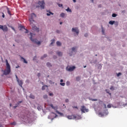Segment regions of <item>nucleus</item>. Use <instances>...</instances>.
Masks as SVG:
<instances>
[{"label":"nucleus","mask_w":127,"mask_h":127,"mask_svg":"<svg viewBox=\"0 0 127 127\" xmlns=\"http://www.w3.org/2000/svg\"><path fill=\"white\" fill-rule=\"evenodd\" d=\"M9 106H10V107H11V106H12L11 103H10V104H9Z\"/></svg>","instance_id":"61"},{"label":"nucleus","mask_w":127,"mask_h":127,"mask_svg":"<svg viewBox=\"0 0 127 127\" xmlns=\"http://www.w3.org/2000/svg\"><path fill=\"white\" fill-rule=\"evenodd\" d=\"M121 75H122V73L119 72V73L117 74V77H120V76H121Z\"/></svg>","instance_id":"37"},{"label":"nucleus","mask_w":127,"mask_h":127,"mask_svg":"<svg viewBox=\"0 0 127 127\" xmlns=\"http://www.w3.org/2000/svg\"><path fill=\"white\" fill-rule=\"evenodd\" d=\"M66 118H67L68 120H75V119H76V116L74 115H72L67 116Z\"/></svg>","instance_id":"7"},{"label":"nucleus","mask_w":127,"mask_h":127,"mask_svg":"<svg viewBox=\"0 0 127 127\" xmlns=\"http://www.w3.org/2000/svg\"><path fill=\"white\" fill-rule=\"evenodd\" d=\"M54 58L55 59L56 58H57V57H54Z\"/></svg>","instance_id":"64"},{"label":"nucleus","mask_w":127,"mask_h":127,"mask_svg":"<svg viewBox=\"0 0 127 127\" xmlns=\"http://www.w3.org/2000/svg\"><path fill=\"white\" fill-rule=\"evenodd\" d=\"M15 76H16V79L17 81H18L19 80V79H18L17 75H16Z\"/></svg>","instance_id":"45"},{"label":"nucleus","mask_w":127,"mask_h":127,"mask_svg":"<svg viewBox=\"0 0 127 127\" xmlns=\"http://www.w3.org/2000/svg\"><path fill=\"white\" fill-rule=\"evenodd\" d=\"M102 28V32H105V29H104V27H103V26H101Z\"/></svg>","instance_id":"33"},{"label":"nucleus","mask_w":127,"mask_h":127,"mask_svg":"<svg viewBox=\"0 0 127 127\" xmlns=\"http://www.w3.org/2000/svg\"><path fill=\"white\" fill-rule=\"evenodd\" d=\"M76 33L77 35H78V34H79V32H76Z\"/></svg>","instance_id":"63"},{"label":"nucleus","mask_w":127,"mask_h":127,"mask_svg":"<svg viewBox=\"0 0 127 127\" xmlns=\"http://www.w3.org/2000/svg\"><path fill=\"white\" fill-rule=\"evenodd\" d=\"M11 125H12V126H15V125H16V123L13 122V123H11Z\"/></svg>","instance_id":"38"},{"label":"nucleus","mask_w":127,"mask_h":127,"mask_svg":"<svg viewBox=\"0 0 127 127\" xmlns=\"http://www.w3.org/2000/svg\"><path fill=\"white\" fill-rule=\"evenodd\" d=\"M7 13L9 14V15H11V13H10V11L9 10V8L7 7Z\"/></svg>","instance_id":"23"},{"label":"nucleus","mask_w":127,"mask_h":127,"mask_svg":"<svg viewBox=\"0 0 127 127\" xmlns=\"http://www.w3.org/2000/svg\"><path fill=\"white\" fill-rule=\"evenodd\" d=\"M107 108H112V105H111V104H108L107 105Z\"/></svg>","instance_id":"39"},{"label":"nucleus","mask_w":127,"mask_h":127,"mask_svg":"<svg viewBox=\"0 0 127 127\" xmlns=\"http://www.w3.org/2000/svg\"><path fill=\"white\" fill-rule=\"evenodd\" d=\"M36 16V14H35V13H32L30 18L29 19L31 25H32V21H34V17H35Z\"/></svg>","instance_id":"5"},{"label":"nucleus","mask_w":127,"mask_h":127,"mask_svg":"<svg viewBox=\"0 0 127 127\" xmlns=\"http://www.w3.org/2000/svg\"><path fill=\"white\" fill-rule=\"evenodd\" d=\"M110 90L114 91V90H115V87L114 86H111V87L110 88Z\"/></svg>","instance_id":"36"},{"label":"nucleus","mask_w":127,"mask_h":127,"mask_svg":"<svg viewBox=\"0 0 127 127\" xmlns=\"http://www.w3.org/2000/svg\"><path fill=\"white\" fill-rule=\"evenodd\" d=\"M99 115L101 116V117H104V114L101 112L99 113Z\"/></svg>","instance_id":"32"},{"label":"nucleus","mask_w":127,"mask_h":127,"mask_svg":"<svg viewBox=\"0 0 127 127\" xmlns=\"http://www.w3.org/2000/svg\"><path fill=\"white\" fill-rule=\"evenodd\" d=\"M40 75H41L40 73H38L37 74L38 77H39Z\"/></svg>","instance_id":"50"},{"label":"nucleus","mask_w":127,"mask_h":127,"mask_svg":"<svg viewBox=\"0 0 127 127\" xmlns=\"http://www.w3.org/2000/svg\"><path fill=\"white\" fill-rule=\"evenodd\" d=\"M47 12H48L47 13V16H50L52 14V15H53L54 14V13L49 11V10H47Z\"/></svg>","instance_id":"11"},{"label":"nucleus","mask_w":127,"mask_h":127,"mask_svg":"<svg viewBox=\"0 0 127 127\" xmlns=\"http://www.w3.org/2000/svg\"><path fill=\"white\" fill-rule=\"evenodd\" d=\"M63 23L62 22H60V24H61V25Z\"/></svg>","instance_id":"59"},{"label":"nucleus","mask_w":127,"mask_h":127,"mask_svg":"<svg viewBox=\"0 0 127 127\" xmlns=\"http://www.w3.org/2000/svg\"><path fill=\"white\" fill-rule=\"evenodd\" d=\"M72 1H73V2H76V0H72Z\"/></svg>","instance_id":"58"},{"label":"nucleus","mask_w":127,"mask_h":127,"mask_svg":"<svg viewBox=\"0 0 127 127\" xmlns=\"http://www.w3.org/2000/svg\"><path fill=\"white\" fill-rule=\"evenodd\" d=\"M51 43L50 44V45H52L54 43H55V39H53L51 40Z\"/></svg>","instance_id":"24"},{"label":"nucleus","mask_w":127,"mask_h":127,"mask_svg":"<svg viewBox=\"0 0 127 127\" xmlns=\"http://www.w3.org/2000/svg\"><path fill=\"white\" fill-rule=\"evenodd\" d=\"M18 28L20 31L24 32H28V30L25 28V27L21 24H18Z\"/></svg>","instance_id":"4"},{"label":"nucleus","mask_w":127,"mask_h":127,"mask_svg":"<svg viewBox=\"0 0 127 127\" xmlns=\"http://www.w3.org/2000/svg\"><path fill=\"white\" fill-rule=\"evenodd\" d=\"M50 107H51V108H52V109H53L54 110H56V109H57V107H54L53 106V104H50Z\"/></svg>","instance_id":"18"},{"label":"nucleus","mask_w":127,"mask_h":127,"mask_svg":"<svg viewBox=\"0 0 127 127\" xmlns=\"http://www.w3.org/2000/svg\"><path fill=\"white\" fill-rule=\"evenodd\" d=\"M5 63H6V68L5 70H4V75H8L9 73H10V65H9V64L8 63V61L7 60H5Z\"/></svg>","instance_id":"1"},{"label":"nucleus","mask_w":127,"mask_h":127,"mask_svg":"<svg viewBox=\"0 0 127 127\" xmlns=\"http://www.w3.org/2000/svg\"><path fill=\"white\" fill-rule=\"evenodd\" d=\"M50 96H53V93H49Z\"/></svg>","instance_id":"55"},{"label":"nucleus","mask_w":127,"mask_h":127,"mask_svg":"<svg viewBox=\"0 0 127 127\" xmlns=\"http://www.w3.org/2000/svg\"><path fill=\"white\" fill-rule=\"evenodd\" d=\"M2 17H3V18H4V17H5L4 13H3V12H2Z\"/></svg>","instance_id":"43"},{"label":"nucleus","mask_w":127,"mask_h":127,"mask_svg":"<svg viewBox=\"0 0 127 127\" xmlns=\"http://www.w3.org/2000/svg\"><path fill=\"white\" fill-rule=\"evenodd\" d=\"M60 82H61V83H62V82H63V79H61Z\"/></svg>","instance_id":"57"},{"label":"nucleus","mask_w":127,"mask_h":127,"mask_svg":"<svg viewBox=\"0 0 127 127\" xmlns=\"http://www.w3.org/2000/svg\"><path fill=\"white\" fill-rule=\"evenodd\" d=\"M60 16H61V17H65V13H62L60 14Z\"/></svg>","instance_id":"28"},{"label":"nucleus","mask_w":127,"mask_h":127,"mask_svg":"<svg viewBox=\"0 0 127 127\" xmlns=\"http://www.w3.org/2000/svg\"><path fill=\"white\" fill-rule=\"evenodd\" d=\"M30 40H31L33 43H35L36 44H37V45H40V44H41V42H40V41L36 40V39H34L33 38H34V36H35V34L33 33H30Z\"/></svg>","instance_id":"2"},{"label":"nucleus","mask_w":127,"mask_h":127,"mask_svg":"<svg viewBox=\"0 0 127 127\" xmlns=\"http://www.w3.org/2000/svg\"><path fill=\"white\" fill-rule=\"evenodd\" d=\"M46 57H47V54H44L43 57H42L41 58V59H44V58H45Z\"/></svg>","instance_id":"29"},{"label":"nucleus","mask_w":127,"mask_h":127,"mask_svg":"<svg viewBox=\"0 0 127 127\" xmlns=\"http://www.w3.org/2000/svg\"><path fill=\"white\" fill-rule=\"evenodd\" d=\"M122 13H125L126 12V11L125 10H123L122 11Z\"/></svg>","instance_id":"54"},{"label":"nucleus","mask_w":127,"mask_h":127,"mask_svg":"<svg viewBox=\"0 0 127 127\" xmlns=\"http://www.w3.org/2000/svg\"><path fill=\"white\" fill-rule=\"evenodd\" d=\"M71 30L72 32H79V29H78L77 27L72 28Z\"/></svg>","instance_id":"10"},{"label":"nucleus","mask_w":127,"mask_h":127,"mask_svg":"<svg viewBox=\"0 0 127 127\" xmlns=\"http://www.w3.org/2000/svg\"><path fill=\"white\" fill-rule=\"evenodd\" d=\"M109 24H110L111 25H113V24H114L115 23V21H113V20H111L109 22Z\"/></svg>","instance_id":"16"},{"label":"nucleus","mask_w":127,"mask_h":127,"mask_svg":"<svg viewBox=\"0 0 127 127\" xmlns=\"http://www.w3.org/2000/svg\"><path fill=\"white\" fill-rule=\"evenodd\" d=\"M46 87L48 88V86H47L46 85H45L43 86L42 87V90H45V88Z\"/></svg>","instance_id":"21"},{"label":"nucleus","mask_w":127,"mask_h":127,"mask_svg":"<svg viewBox=\"0 0 127 127\" xmlns=\"http://www.w3.org/2000/svg\"><path fill=\"white\" fill-rule=\"evenodd\" d=\"M38 4L37 5L36 7L37 8V7H41V9H44L45 7V2H44V0H40L38 2Z\"/></svg>","instance_id":"3"},{"label":"nucleus","mask_w":127,"mask_h":127,"mask_svg":"<svg viewBox=\"0 0 127 127\" xmlns=\"http://www.w3.org/2000/svg\"><path fill=\"white\" fill-rule=\"evenodd\" d=\"M8 27H9L10 28H11V29H12V30H13V31H14V32H15V29L14 28V27H13V26H12V25H10V24H8L7 25Z\"/></svg>","instance_id":"14"},{"label":"nucleus","mask_w":127,"mask_h":127,"mask_svg":"<svg viewBox=\"0 0 127 127\" xmlns=\"http://www.w3.org/2000/svg\"><path fill=\"white\" fill-rule=\"evenodd\" d=\"M2 30H3V31H7V30H8L6 25L3 26V29H2Z\"/></svg>","instance_id":"13"},{"label":"nucleus","mask_w":127,"mask_h":127,"mask_svg":"<svg viewBox=\"0 0 127 127\" xmlns=\"http://www.w3.org/2000/svg\"><path fill=\"white\" fill-rule=\"evenodd\" d=\"M17 82L18 83V84L20 86H21V88H22V84H23V82H22V80H20L19 79L17 80Z\"/></svg>","instance_id":"12"},{"label":"nucleus","mask_w":127,"mask_h":127,"mask_svg":"<svg viewBox=\"0 0 127 127\" xmlns=\"http://www.w3.org/2000/svg\"><path fill=\"white\" fill-rule=\"evenodd\" d=\"M104 109H107V105H106V104H104Z\"/></svg>","instance_id":"48"},{"label":"nucleus","mask_w":127,"mask_h":127,"mask_svg":"<svg viewBox=\"0 0 127 127\" xmlns=\"http://www.w3.org/2000/svg\"><path fill=\"white\" fill-rule=\"evenodd\" d=\"M60 85L64 87L65 86V83H60Z\"/></svg>","instance_id":"34"},{"label":"nucleus","mask_w":127,"mask_h":127,"mask_svg":"<svg viewBox=\"0 0 127 127\" xmlns=\"http://www.w3.org/2000/svg\"><path fill=\"white\" fill-rule=\"evenodd\" d=\"M21 59H22L23 62H24V63H25L26 64H27V61H26V60H25L24 58H23L22 57H21Z\"/></svg>","instance_id":"17"},{"label":"nucleus","mask_w":127,"mask_h":127,"mask_svg":"<svg viewBox=\"0 0 127 127\" xmlns=\"http://www.w3.org/2000/svg\"><path fill=\"white\" fill-rule=\"evenodd\" d=\"M114 24H115V25H116V26H118V25H119V22H118V21L115 22V21Z\"/></svg>","instance_id":"30"},{"label":"nucleus","mask_w":127,"mask_h":127,"mask_svg":"<svg viewBox=\"0 0 127 127\" xmlns=\"http://www.w3.org/2000/svg\"><path fill=\"white\" fill-rule=\"evenodd\" d=\"M69 102L68 99H65V103H68Z\"/></svg>","instance_id":"47"},{"label":"nucleus","mask_w":127,"mask_h":127,"mask_svg":"<svg viewBox=\"0 0 127 127\" xmlns=\"http://www.w3.org/2000/svg\"><path fill=\"white\" fill-rule=\"evenodd\" d=\"M32 30L34 31H36L37 32H39V28H37L36 26H34L32 27Z\"/></svg>","instance_id":"8"},{"label":"nucleus","mask_w":127,"mask_h":127,"mask_svg":"<svg viewBox=\"0 0 127 127\" xmlns=\"http://www.w3.org/2000/svg\"><path fill=\"white\" fill-rule=\"evenodd\" d=\"M14 109H16V108H17V105H16L15 106H14Z\"/></svg>","instance_id":"51"},{"label":"nucleus","mask_w":127,"mask_h":127,"mask_svg":"<svg viewBox=\"0 0 127 127\" xmlns=\"http://www.w3.org/2000/svg\"><path fill=\"white\" fill-rule=\"evenodd\" d=\"M76 81H79L80 80V77L79 76L76 77Z\"/></svg>","instance_id":"41"},{"label":"nucleus","mask_w":127,"mask_h":127,"mask_svg":"<svg viewBox=\"0 0 127 127\" xmlns=\"http://www.w3.org/2000/svg\"><path fill=\"white\" fill-rule=\"evenodd\" d=\"M66 85H67V86H69V85H70V82L67 81V82H66Z\"/></svg>","instance_id":"42"},{"label":"nucleus","mask_w":127,"mask_h":127,"mask_svg":"<svg viewBox=\"0 0 127 127\" xmlns=\"http://www.w3.org/2000/svg\"><path fill=\"white\" fill-rule=\"evenodd\" d=\"M26 82H27L28 83L29 82V80H27Z\"/></svg>","instance_id":"62"},{"label":"nucleus","mask_w":127,"mask_h":127,"mask_svg":"<svg viewBox=\"0 0 127 127\" xmlns=\"http://www.w3.org/2000/svg\"><path fill=\"white\" fill-rule=\"evenodd\" d=\"M21 103H22V101H19L18 103V105H19Z\"/></svg>","instance_id":"53"},{"label":"nucleus","mask_w":127,"mask_h":127,"mask_svg":"<svg viewBox=\"0 0 127 127\" xmlns=\"http://www.w3.org/2000/svg\"><path fill=\"white\" fill-rule=\"evenodd\" d=\"M47 66H48V67H52V65H51V64H50V63H47Z\"/></svg>","instance_id":"26"},{"label":"nucleus","mask_w":127,"mask_h":127,"mask_svg":"<svg viewBox=\"0 0 127 127\" xmlns=\"http://www.w3.org/2000/svg\"><path fill=\"white\" fill-rule=\"evenodd\" d=\"M98 7H100V8L102 7V4H100L98 5Z\"/></svg>","instance_id":"49"},{"label":"nucleus","mask_w":127,"mask_h":127,"mask_svg":"<svg viewBox=\"0 0 127 127\" xmlns=\"http://www.w3.org/2000/svg\"><path fill=\"white\" fill-rule=\"evenodd\" d=\"M58 114H59V115H61V116L63 115V113H61L60 112H58Z\"/></svg>","instance_id":"44"},{"label":"nucleus","mask_w":127,"mask_h":127,"mask_svg":"<svg viewBox=\"0 0 127 127\" xmlns=\"http://www.w3.org/2000/svg\"><path fill=\"white\" fill-rule=\"evenodd\" d=\"M75 68H76V67H75V66H72V67H67L66 68V70H67V71H69V72H70L71 71H73V70H74V69H75Z\"/></svg>","instance_id":"9"},{"label":"nucleus","mask_w":127,"mask_h":127,"mask_svg":"<svg viewBox=\"0 0 127 127\" xmlns=\"http://www.w3.org/2000/svg\"><path fill=\"white\" fill-rule=\"evenodd\" d=\"M44 99H47V98H48V97L47 96V95H45L43 96Z\"/></svg>","instance_id":"35"},{"label":"nucleus","mask_w":127,"mask_h":127,"mask_svg":"<svg viewBox=\"0 0 127 127\" xmlns=\"http://www.w3.org/2000/svg\"><path fill=\"white\" fill-rule=\"evenodd\" d=\"M84 36H85V37H87L88 36V34L87 33H86L85 35H84Z\"/></svg>","instance_id":"52"},{"label":"nucleus","mask_w":127,"mask_h":127,"mask_svg":"<svg viewBox=\"0 0 127 127\" xmlns=\"http://www.w3.org/2000/svg\"><path fill=\"white\" fill-rule=\"evenodd\" d=\"M58 5L59 7H62L63 6V4L61 3H58Z\"/></svg>","instance_id":"31"},{"label":"nucleus","mask_w":127,"mask_h":127,"mask_svg":"<svg viewBox=\"0 0 127 127\" xmlns=\"http://www.w3.org/2000/svg\"><path fill=\"white\" fill-rule=\"evenodd\" d=\"M16 68H19V66L18 65L17 66H16Z\"/></svg>","instance_id":"60"},{"label":"nucleus","mask_w":127,"mask_h":127,"mask_svg":"<svg viewBox=\"0 0 127 127\" xmlns=\"http://www.w3.org/2000/svg\"><path fill=\"white\" fill-rule=\"evenodd\" d=\"M57 45L58 46H61L62 44L61 43V42H60L59 41H57Z\"/></svg>","instance_id":"22"},{"label":"nucleus","mask_w":127,"mask_h":127,"mask_svg":"<svg viewBox=\"0 0 127 127\" xmlns=\"http://www.w3.org/2000/svg\"><path fill=\"white\" fill-rule=\"evenodd\" d=\"M112 17H117V16H118V14L113 13L112 15Z\"/></svg>","instance_id":"25"},{"label":"nucleus","mask_w":127,"mask_h":127,"mask_svg":"<svg viewBox=\"0 0 127 127\" xmlns=\"http://www.w3.org/2000/svg\"><path fill=\"white\" fill-rule=\"evenodd\" d=\"M98 67H100V68H102V65H101L100 64H99Z\"/></svg>","instance_id":"56"},{"label":"nucleus","mask_w":127,"mask_h":127,"mask_svg":"<svg viewBox=\"0 0 127 127\" xmlns=\"http://www.w3.org/2000/svg\"><path fill=\"white\" fill-rule=\"evenodd\" d=\"M65 10L67 12H72V10H71V9H70V8L69 7H68L66 9H65Z\"/></svg>","instance_id":"15"},{"label":"nucleus","mask_w":127,"mask_h":127,"mask_svg":"<svg viewBox=\"0 0 127 127\" xmlns=\"http://www.w3.org/2000/svg\"><path fill=\"white\" fill-rule=\"evenodd\" d=\"M76 47H73V48H72V49H71V52H72V53H73V52H76Z\"/></svg>","instance_id":"19"},{"label":"nucleus","mask_w":127,"mask_h":127,"mask_svg":"<svg viewBox=\"0 0 127 127\" xmlns=\"http://www.w3.org/2000/svg\"><path fill=\"white\" fill-rule=\"evenodd\" d=\"M80 110L82 113H88V112H89V109H86V107H85L84 106H81Z\"/></svg>","instance_id":"6"},{"label":"nucleus","mask_w":127,"mask_h":127,"mask_svg":"<svg viewBox=\"0 0 127 127\" xmlns=\"http://www.w3.org/2000/svg\"><path fill=\"white\" fill-rule=\"evenodd\" d=\"M91 101H98L97 99H91Z\"/></svg>","instance_id":"46"},{"label":"nucleus","mask_w":127,"mask_h":127,"mask_svg":"<svg viewBox=\"0 0 127 127\" xmlns=\"http://www.w3.org/2000/svg\"><path fill=\"white\" fill-rule=\"evenodd\" d=\"M0 29H3V25H0Z\"/></svg>","instance_id":"40"},{"label":"nucleus","mask_w":127,"mask_h":127,"mask_svg":"<svg viewBox=\"0 0 127 127\" xmlns=\"http://www.w3.org/2000/svg\"><path fill=\"white\" fill-rule=\"evenodd\" d=\"M29 97H30V99H35V96H34V95H32V94H31Z\"/></svg>","instance_id":"27"},{"label":"nucleus","mask_w":127,"mask_h":127,"mask_svg":"<svg viewBox=\"0 0 127 127\" xmlns=\"http://www.w3.org/2000/svg\"><path fill=\"white\" fill-rule=\"evenodd\" d=\"M57 54L58 55V56H62L63 55V54L61 52H58Z\"/></svg>","instance_id":"20"}]
</instances>
